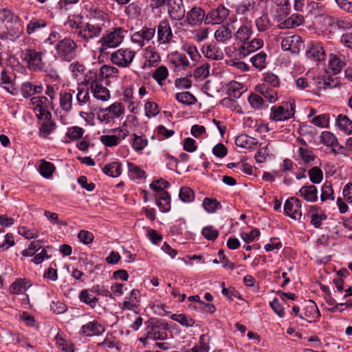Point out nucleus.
Segmentation results:
<instances>
[{
  "label": "nucleus",
  "instance_id": "nucleus-38",
  "mask_svg": "<svg viewBox=\"0 0 352 352\" xmlns=\"http://www.w3.org/2000/svg\"><path fill=\"white\" fill-rule=\"evenodd\" d=\"M128 173L131 179H141L145 178V172L135 164L128 162Z\"/></svg>",
  "mask_w": 352,
  "mask_h": 352
},
{
  "label": "nucleus",
  "instance_id": "nucleus-2",
  "mask_svg": "<svg viewBox=\"0 0 352 352\" xmlns=\"http://www.w3.org/2000/svg\"><path fill=\"white\" fill-rule=\"evenodd\" d=\"M85 82L90 85V89L94 98L102 101H107L110 99L109 89L102 85L96 73L90 72L89 75L87 74Z\"/></svg>",
  "mask_w": 352,
  "mask_h": 352
},
{
  "label": "nucleus",
  "instance_id": "nucleus-43",
  "mask_svg": "<svg viewBox=\"0 0 352 352\" xmlns=\"http://www.w3.org/2000/svg\"><path fill=\"white\" fill-rule=\"evenodd\" d=\"M204 208L208 213H214L221 208V204L215 199L206 197L202 203Z\"/></svg>",
  "mask_w": 352,
  "mask_h": 352
},
{
  "label": "nucleus",
  "instance_id": "nucleus-12",
  "mask_svg": "<svg viewBox=\"0 0 352 352\" xmlns=\"http://www.w3.org/2000/svg\"><path fill=\"white\" fill-rule=\"evenodd\" d=\"M156 32L155 28L143 27L141 30L134 32L131 39L133 43L140 47H142L150 41H151Z\"/></svg>",
  "mask_w": 352,
  "mask_h": 352
},
{
  "label": "nucleus",
  "instance_id": "nucleus-9",
  "mask_svg": "<svg viewBox=\"0 0 352 352\" xmlns=\"http://www.w3.org/2000/svg\"><path fill=\"white\" fill-rule=\"evenodd\" d=\"M145 329L147 332V338L153 340H164L167 338L166 327L158 320H151L148 321Z\"/></svg>",
  "mask_w": 352,
  "mask_h": 352
},
{
  "label": "nucleus",
  "instance_id": "nucleus-26",
  "mask_svg": "<svg viewBox=\"0 0 352 352\" xmlns=\"http://www.w3.org/2000/svg\"><path fill=\"white\" fill-rule=\"evenodd\" d=\"M144 56L150 67L156 66L161 60L159 53L152 46H148L145 49Z\"/></svg>",
  "mask_w": 352,
  "mask_h": 352
},
{
  "label": "nucleus",
  "instance_id": "nucleus-6",
  "mask_svg": "<svg viewBox=\"0 0 352 352\" xmlns=\"http://www.w3.org/2000/svg\"><path fill=\"white\" fill-rule=\"evenodd\" d=\"M49 103L50 101L45 96H34L31 98V108L36 113L38 120L51 118L52 114L47 109Z\"/></svg>",
  "mask_w": 352,
  "mask_h": 352
},
{
  "label": "nucleus",
  "instance_id": "nucleus-25",
  "mask_svg": "<svg viewBox=\"0 0 352 352\" xmlns=\"http://www.w3.org/2000/svg\"><path fill=\"white\" fill-rule=\"evenodd\" d=\"M256 89L270 103L275 102L278 100V93L274 88H270L267 85L262 84L257 85Z\"/></svg>",
  "mask_w": 352,
  "mask_h": 352
},
{
  "label": "nucleus",
  "instance_id": "nucleus-52",
  "mask_svg": "<svg viewBox=\"0 0 352 352\" xmlns=\"http://www.w3.org/2000/svg\"><path fill=\"white\" fill-rule=\"evenodd\" d=\"M308 175L310 179V181L313 184H320L323 179V173L322 170L318 166L312 167L309 170Z\"/></svg>",
  "mask_w": 352,
  "mask_h": 352
},
{
  "label": "nucleus",
  "instance_id": "nucleus-45",
  "mask_svg": "<svg viewBox=\"0 0 352 352\" xmlns=\"http://www.w3.org/2000/svg\"><path fill=\"white\" fill-rule=\"evenodd\" d=\"M170 318L172 320L177 321V322L181 324L182 326H184L186 327H192L195 323V321L194 319H192V318H190L185 314H174L171 316Z\"/></svg>",
  "mask_w": 352,
  "mask_h": 352
},
{
  "label": "nucleus",
  "instance_id": "nucleus-42",
  "mask_svg": "<svg viewBox=\"0 0 352 352\" xmlns=\"http://www.w3.org/2000/svg\"><path fill=\"white\" fill-rule=\"evenodd\" d=\"M133 138L131 144L133 148L136 151H140L144 149L148 144V140L144 135H138L137 134H132Z\"/></svg>",
  "mask_w": 352,
  "mask_h": 352
},
{
  "label": "nucleus",
  "instance_id": "nucleus-22",
  "mask_svg": "<svg viewBox=\"0 0 352 352\" xmlns=\"http://www.w3.org/2000/svg\"><path fill=\"white\" fill-rule=\"evenodd\" d=\"M233 31L234 28L229 23L221 25L215 31L214 38L219 43H226L234 36Z\"/></svg>",
  "mask_w": 352,
  "mask_h": 352
},
{
  "label": "nucleus",
  "instance_id": "nucleus-32",
  "mask_svg": "<svg viewBox=\"0 0 352 352\" xmlns=\"http://www.w3.org/2000/svg\"><path fill=\"white\" fill-rule=\"evenodd\" d=\"M235 144L239 147L252 148L257 144V141L254 138L241 134L236 138Z\"/></svg>",
  "mask_w": 352,
  "mask_h": 352
},
{
  "label": "nucleus",
  "instance_id": "nucleus-64",
  "mask_svg": "<svg viewBox=\"0 0 352 352\" xmlns=\"http://www.w3.org/2000/svg\"><path fill=\"white\" fill-rule=\"evenodd\" d=\"M145 115L148 118H152L159 113L157 104L152 101H147L144 105Z\"/></svg>",
  "mask_w": 352,
  "mask_h": 352
},
{
  "label": "nucleus",
  "instance_id": "nucleus-4",
  "mask_svg": "<svg viewBox=\"0 0 352 352\" xmlns=\"http://www.w3.org/2000/svg\"><path fill=\"white\" fill-rule=\"evenodd\" d=\"M76 43L70 38H64L58 42L56 50L58 56L63 60L71 61L76 55Z\"/></svg>",
  "mask_w": 352,
  "mask_h": 352
},
{
  "label": "nucleus",
  "instance_id": "nucleus-17",
  "mask_svg": "<svg viewBox=\"0 0 352 352\" xmlns=\"http://www.w3.org/2000/svg\"><path fill=\"white\" fill-rule=\"evenodd\" d=\"M263 46V41L261 38H255L251 41L247 40L239 47L240 56L245 57L250 53L261 49Z\"/></svg>",
  "mask_w": 352,
  "mask_h": 352
},
{
  "label": "nucleus",
  "instance_id": "nucleus-55",
  "mask_svg": "<svg viewBox=\"0 0 352 352\" xmlns=\"http://www.w3.org/2000/svg\"><path fill=\"white\" fill-rule=\"evenodd\" d=\"M77 102L80 106H85L90 103V96L88 89H78L76 95Z\"/></svg>",
  "mask_w": 352,
  "mask_h": 352
},
{
  "label": "nucleus",
  "instance_id": "nucleus-40",
  "mask_svg": "<svg viewBox=\"0 0 352 352\" xmlns=\"http://www.w3.org/2000/svg\"><path fill=\"white\" fill-rule=\"evenodd\" d=\"M72 94L67 92H60V106L63 111H69L72 109Z\"/></svg>",
  "mask_w": 352,
  "mask_h": 352
},
{
  "label": "nucleus",
  "instance_id": "nucleus-11",
  "mask_svg": "<svg viewBox=\"0 0 352 352\" xmlns=\"http://www.w3.org/2000/svg\"><path fill=\"white\" fill-rule=\"evenodd\" d=\"M135 52L129 49H119L111 55V62L122 67H128L133 61Z\"/></svg>",
  "mask_w": 352,
  "mask_h": 352
},
{
  "label": "nucleus",
  "instance_id": "nucleus-31",
  "mask_svg": "<svg viewBox=\"0 0 352 352\" xmlns=\"http://www.w3.org/2000/svg\"><path fill=\"white\" fill-rule=\"evenodd\" d=\"M252 34V30L251 25L246 23L244 25H241L235 34H234V36L236 40H239L243 43L245 42L247 40H249L251 35Z\"/></svg>",
  "mask_w": 352,
  "mask_h": 352
},
{
  "label": "nucleus",
  "instance_id": "nucleus-28",
  "mask_svg": "<svg viewBox=\"0 0 352 352\" xmlns=\"http://www.w3.org/2000/svg\"><path fill=\"white\" fill-rule=\"evenodd\" d=\"M299 194L307 201L315 202L318 199V190L315 186H304L300 190Z\"/></svg>",
  "mask_w": 352,
  "mask_h": 352
},
{
  "label": "nucleus",
  "instance_id": "nucleus-49",
  "mask_svg": "<svg viewBox=\"0 0 352 352\" xmlns=\"http://www.w3.org/2000/svg\"><path fill=\"white\" fill-rule=\"evenodd\" d=\"M169 186V183L163 179L155 180L150 184V188L156 192V195L161 194L162 192H166L164 189Z\"/></svg>",
  "mask_w": 352,
  "mask_h": 352
},
{
  "label": "nucleus",
  "instance_id": "nucleus-44",
  "mask_svg": "<svg viewBox=\"0 0 352 352\" xmlns=\"http://www.w3.org/2000/svg\"><path fill=\"white\" fill-rule=\"evenodd\" d=\"M303 16L300 14H292L281 23L283 28H293L300 25L303 21Z\"/></svg>",
  "mask_w": 352,
  "mask_h": 352
},
{
  "label": "nucleus",
  "instance_id": "nucleus-7",
  "mask_svg": "<svg viewBox=\"0 0 352 352\" xmlns=\"http://www.w3.org/2000/svg\"><path fill=\"white\" fill-rule=\"evenodd\" d=\"M87 12L88 22L90 23L101 27L102 30L110 24L111 19L109 14L99 8L91 6Z\"/></svg>",
  "mask_w": 352,
  "mask_h": 352
},
{
  "label": "nucleus",
  "instance_id": "nucleus-5",
  "mask_svg": "<svg viewBox=\"0 0 352 352\" xmlns=\"http://www.w3.org/2000/svg\"><path fill=\"white\" fill-rule=\"evenodd\" d=\"M295 104L287 102L280 106H273L271 108L270 118L274 121H285L292 118L295 113Z\"/></svg>",
  "mask_w": 352,
  "mask_h": 352
},
{
  "label": "nucleus",
  "instance_id": "nucleus-14",
  "mask_svg": "<svg viewBox=\"0 0 352 352\" xmlns=\"http://www.w3.org/2000/svg\"><path fill=\"white\" fill-rule=\"evenodd\" d=\"M282 49L289 51L294 54H298L304 47L301 37L296 34L287 35L281 41Z\"/></svg>",
  "mask_w": 352,
  "mask_h": 352
},
{
  "label": "nucleus",
  "instance_id": "nucleus-41",
  "mask_svg": "<svg viewBox=\"0 0 352 352\" xmlns=\"http://www.w3.org/2000/svg\"><path fill=\"white\" fill-rule=\"evenodd\" d=\"M50 119H44L45 122L41 124L39 129V135L43 138H47L48 135L55 130L56 126L55 122Z\"/></svg>",
  "mask_w": 352,
  "mask_h": 352
},
{
  "label": "nucleus",
  "instance_id": "nucleus-30",
  "mask_svg": "<svg viewBox=\"0 0 352 352\" xmlns=\"http://www.w3.org/2000/svg\"><path fill=\"white\" fill-rule=\"evenodd\" d=\"M30 286V283L28 280L18 278L10 285V290L12 294H22Z\"/></svg>",
  "mask_w": 352,
  "mask_h": 352
},
{
  "label": "nucleus",
  "instance_id": "nucleus-62",
  "mask_svg": "<svg viewBox=\"0 0 352 352\" xmlns=\"http://www.w3.org/2000/svg\"><path fill=\"white\" fill-rule=\"evenodd\" d=\"M296 85L297 88L306 90L307 91H314L312 89L313 87V80H309L307 78L300 77L296 80Z\"/></svg>",
  "mask_w": 352,
  "mask_h": 352
},
{
  "label": "nucleus",
  "instance_id": "nucleus-10",
  "mask_svg": "<svg viewBox=\"0 0 352 352\" xmlns=\"http://www.w3.org/2000/svg\"><path fill=\"white\" fill-rule=\"evenodd\" d=\"M157 37L159 45H168L173 42V34L169 22L161 21L157 28Z\"/></svg>",
  "mask_w": 352,
  "mask_h": 352
},
{
  "label": "nucleus",
  "instance_id": "nucleus-35",
  "mask_svg": "<svg viewBox=\"0 0 352 352\" xmlns=\"http://www.w3.org/2000/svg\"><path fill=\"white\" fill-rule=\"evenodd\" d=\"M55 170L56 168L52 163L47 162L45 160H40L38 171L43 177L47 179L52 177Z\"/></svg>",
  "mask_w": 352,
  "mask_h": 352
},
{
  "label": "nucleus",
  "instance_id": "nucleus-8",
  "mask_svg": "<svg viewBox=\"0 0 352 352\" xmlns=\"http://www.w3.org/2000/svg\"><path fill=\"white\" fill-rule=\"evenodd\" d=\"M102 32L101 27H98L87 22L82 25L81 28H77L76 30H74V34L78 38L88 42L91 39L99 37Z\"/></svg>",
  "mask_w": 352,
  "mask_h": 352
},
{
  "label": "nucleus",
  "instance_id": "nucleus-13",
  "mask_svg": "<svg viewBox=\"0 0 352 352\" xmlns=\"http://www.w3.org/2000/svg\"><path fill=\"white\" fill-rule=\"evenodd\" d=\"M229 14L230 10L224 6L220 5L208 12L205 19V23L221 24L227 19Z\"/></svg>",
  "mask_w": 352,
  "mask_h": 352
},
{
  "label": "nucleus",
  "instance_id": "nucleus-19",
  "mask_svg": "<svg viewBox=\"0 0 352 352\" xmlns=\"http://www.w3.org/2000/svg\"><path fill=\"white\" fill-rule=\"evenodd\" d=\"M206 16V14L201 8L195 6L187 12L186 21L191 26L198 25L205 21Z\"/></svg>",
  "mask_w": 352,
  "mask_h": 352
},
{
  "label": "nucleus",
  "instance_id": "nucleus-33",
  "mask_svg": "<svg viewBox=\"0 0 352 352\" xmlns=\"http://www.w3.org/2000/svg\"><path fill=\"white\" fill-rule=\"evenodd\" d=\"M344 65V61L342 60L338 55L334 54L329 55L328 67L333 74L340 73Z\"/></svg>",
  "mask_w": 352,
  "mask_h": 352
},
{
  "label": "nucleus",
  "instance_id": "nucleus-54",
  "mask_svg": "<svg viewBox=\"0 0 352 352\" xmlns=\"http://www.w3.org/2000/svg\"><path fill=\"white\" fill-rule=\"evenodd\" d=\"M266 54L263 52H261L251 58V62L255 67L262 69L266 65Z\"/></svg>",
  "mask_w": 352,
  "mask_h": 352
},
{
  "label": "nucleus",
  "instance_id": "nucleus-21",
  "mask_svg": "<svg viewBox=\"0 0 352 352\" xmlns=\"http://www.w3.org/2000/svg\"><path fill=\"white\" fill-rule=\"evenodd\" d=\"M306 55L310 59L320 61L324 59L326 54L322 43L313 42L309 45Z\"/></svg>",
  "mask_w": 352,
  "mask_h": 352
},
{
  "label": "nucleus",
  "instance_id": "nucleus-34",
  "mask_svg": "<svg viewBox=\"0 0 352 352\" xmlns=\"http://www.w3.org/2000/svg\"><path fill=\"white\" fill-rule=\"evenodd\" d=\"M255 7L254 0H242L235 6V12L238 14H247L251 12Z\"/></svg>",
  "mask_w": 352,
  "mask_h": 352
},
{
  "label": "nucleus",
  "instance_id": "nucleus-1",
  "mask_svg": "<svg viewBox=\"0 0 352 352\" xmlns=\"http://www.w3.org/2000/svg\"><path fill=\"white\" fill-rule=\"evenodd\" d=\"M125 32L122 28H116L107 32L98 41L101 45L99 51L104 52L107 48H114L120 45L124 40Z\"/></svg>",
  "mask_w": 352,
  "mask_h": 352
},
{
  "label": "nucleus",
  "instance_id": "nucleus-57",
  "mask_svg": "<svg viewBox=\"0 0 352 352\" xmlns=\"http://www.w3.org/2000/svg\"><path fill=\"white\" fill-rule=\"evenodd\" d=\"M179 196L180 199L186 203L192 202L195 199L194 191L186 186L181 188Z\"/></svg>",
  "mask_w": 352,
  "mask_h": 352
},
{
  "label": "nucleus",
  "instance_id": "nucleus-46",
  "mask_svg": "<svg viewBox=\"0 0 352 352\" xmlns=\"http://www.w3.org/2000/svg\"><path fill=\"white\" fill-rule=\"evenodd\" d=\"M175 98L179 102L185 104H192L197 101L196 98L188 91L176 94Z\"/></svg>",
  "mask_w": 352,
  "mask_h": 352
},
{
  "label": "nucleus",
  "instance_id": "nucleus-16",
  "mask_svg": "<svg viewBox=\"0 0 352 352\" xmlns=\"http://www.w3.org/2000/svg\"><path fill=\"white\" fill-rule=\"evenodd\" d=\"M168 10L173 20L182 19L185 16L183 0H168Z\"/></svg>",
  "mask_w": 352,
  "mask_h": 352
},
{
  "label": "nucleus",
  "instance_id": "nucleus-59",
  "mask_svg": "<svg viewBox=\"0 0 352 352\" xmlns=\"http://www.w3.org/2000/svg\"><path fill=\"white\" fill-rule=\"evenodd\" d=\"M256 25L259 32H265L271 27L267 14H263L256 20Z\"/></svg>",
  "mask_w": 352,
  "mask_h": 352
},
{
  "label": "nucleus",
  "instance_id": "nucleus-48",
  "mask_svg": "<svg viewBox=\"0 0 352 352\" xmlns=\"http://www.w3.org/2000/svg\"><path fill=\"white\" fill-rule=\"evenodd\" d=\"M105 109L110 113L113 119L120 118L124 113V107L120 102H114Z\"/></svg>",
  "mask_w": 352,
  "mask_h": 352
},
{
  "label": "nucleus",
  "instance_id": "nucleus-18",
  "mask_svg": "<svg viewBox=\"0 0 352 352\" xmlns=\"http://www.w3.org/2000/svg\"><path fill=\"white\" fill-rule=\"evenodd\" d=\"M170 67L175 72L185 70L189 66V61L184 54L175 52L170 58Z\"/></svg>",
  "mask_w": 352,
  "mask_h": 352
},
{
  "label": "nucleus",
  "instance_id": "nucleus-56",
  "mask_svg": "<svg viewBox=\"0 0 352 352\" xmlns=\"http://www.w3.org/2000/svg\"><path fill=\"white\" fill-rule=\"evenodd\" d=\"M335 197L333 196V190L332 188L331 184L329 182H326L323 184L322 187V193L320 196V199L322 201H325L328 199L334 200Z\"/></svg>",
  "mask_w": 352,
  "mask_h": 352
},
{
  "label": "nucleus",
  "instance_id": "nucleus-60",
  "mask_svg": "<svg viewBox=\"0 0 352 352\" xmlns=\"http://www.w3.org/2000/svg\"><path fill=\"white\" fill-rule=\"evenodd\" d=\"M18 233L27 239H36L38 236V231L36 229H29L25 226L19 227Z\"/></svg>",
  "mask_w": 352,
  "mask_h": 352
},
{
  "label": "nucleus",
  "instance_id": "nucleus-37",
  "mask_svg": "<svg viewBox=\"0 0 352 352\" xmlns=\"http://www.w3.org/2000/svg\"><path fill=\"white\" fill-rule=\"evenodd\" d=\"M46 21L41 19L34 18L28 23L26 32L28 34H32L38 32L40 29L46 27Z\"/></svg>",
  "mask_w": 352,
  "mask_h": 352
},
{
  "label": "nucleus",
  "instance_id": "nucleus-36",
  "mask_svg": "<svg viewBox=\"0 0 352 352\" xmlns=\"http://www.w3.org/2000/svg\"><path fill=\"white\" fill-rule=\"evenodd\" d=\"M304 316L313 321L319 320L320 313L316 304L314 301H310L309 305L307 306Z\"/></svg>",
  "mask_w": 352,
  "mask_h": 352
},
{
  "label": "nucleus",
  "instance_id": "nucleus-50",
  "mask_svg": "<svg viewBox=\"0 0 352 352\" xmlns=\"http://www.w3.org/2000/svg\"><path fill=\"white\" fill-rule=\"evenodd\" d=\"M79 298L82 302L89 305L92 308H94L98 302V298L90 294L87 289L80 292Z\"/></svg>",
  "mask_w": 352,
  "mask_h": 352
},
{
  "label": "nucleus",
  "instance_id": "nucleus-29",
  "mask_svg": "<svg viewBox=\"0 0 352 352\" xmlns=\"http://www.w3.org/2000/svg\"><path fill=\"white\" fill-rule=\"evenodd\" d=\"M156 197V204L160 211L163 212H168L170 209V196L168 192H162Z\"/></svg>",
  "mask_w": 352,
  "mask_h": 352
},
{
  "label": "nucleus",
  "instance_id": "nucleus-58",
  "mask_svg": "<svg viewBox=\"0 0 352 352\" xmlns=\"http://www.w3.org/2000/svg\"><path fill=\"white\" fill-rule=\"evenodd\" d=\"M209 69L210 65L208 63H205L195 69L193 76L197 80H204L208 76Z\"/></svg>",
  "mask_w": 352,
  "mask_h": 352
},
{
  "label": "nucleus",
  "instance_id": "nucleus-23",
  "mask_svg": "<svg viewBox=\"0 0 352 352\" xmlns=\"http://www.w3.org/2000/svg\"><path fill=\"white\" fill-rule=\"evenodd\" d=\"M204 55L212 60H222L223 58V52L214 43H208L203 45L201 49Z\"/></svg>",
  "mask_w": 352,
  "mask_h": 352
},
{
  "label": "nucleus",
  "instance_id": "nucleus-63",
  "mask_svg": "<svg viewBox=\"0 0 352 352\" xmlns=\"http://www.w3.org/2000/svg\"><path fill=\"white\" fill-rule=\"evenodd\" d=\"M83 133L82 128L75 126L68 129L66 135L70 140H76L82 138Z\"/></svg>",
  "mask_w": 352,
  "mask_h": 352
},
{
  "label": "nucleus",
  "instance_id": "nucleus-27",
  "mask_svg": "<svg viewBox=\"0 0 352 352\" xmlns=\"http://www.w3.org/2000/svg\"><path fill=\"white\" fill-rule=\"evenodd\" d=\"M321 142L328 146L332 147L334 153H338L337 148L342 149V146H339L336 137L329 131H323L320 135Z\"/></svg>",
  "mask_w": 352,
  "mask_h": 352
},
{
  "label": "nucleus",
  "instance_id": "nucleus-47",
  "mask_svg": "<svg viewBox=\"0 0 352 352\" xmlns=\"http://www.w3.org/2000/svg\"><path fill=\"white\" fill-rule=\"evenodd\" d=\"M168 71L166 66L161 65L157 67L153 74V78L159 85H162V82L168 77Z\"/></svg>",
  "mask_w": 352,
  "mask_h": 352
},
{
  "label": "nucleus",
  "instance_id": "nucleus-15",
  "mask_svg": "<svg viewBox=\"0 0 352 352\" xmlns=\"http://www.w3.org/2000/svg\"><path fill=\"white\" fill-rule=\"evenodd\" d=\"M284 211L292 219H300L302 216L301 201L294 197L287 199L284 205Z\"/></svg>",
  "mask_w": 352,
  "mask_h": 352
},
{
  "label": "nucleus",
  "instance_id": "nucleus-3",
  "mask_svg": "<svg viewBox=\"0 0 352 352\" xmlns=\"http://www.w3.org/2000/svg\"><path fill=\"white\" fill-rule=\"evenodd\" d=\"M44 54L35 49H27L23 52V60L28 68L32 71H40L44 67L43 56Z\"/></svg>",
  "mask_w": 352,
  "mask_h": 352
},
{
  "label": "nucleus",
  "instance_id": "nucleus-20",
  "mask_svg": "<svg viewBox=\"0 0 352 352\" xmlns=\"http://www.w3.org/2000/svg\"><path fill=\"white\" fill-rule=\"evenodd\" d=\"M104 331L105 328L101 324L96 320H93L82 325L80 332L86 336H95L102 334Z\"/></svg>",
  "mask_w": 352,
  "mask_h": 352
},
{
  "label": "nucleus",
  "instance_id": "nucleus-51",
  "mask_svg": "<svg viewBox=\"0 0 352 352\" xmlns=\"http://www.w3.org/2000/svg\"><path fill=\"white\" fill-rule=\"evenodd\" d=\"M0 20L14 23H19L20 21L19 17L8 8L0 10Z\"/></svg>",
  "mask_w": 352,
  "mask_h": 352
},
{
  "label": "nucleus",
  "instance_id": "nucleus-24",
  "mask_svg": "<svg viewBox=\"0 0 352 352\" xmlns=\"http://www.w3.org/2000/svg\"><path fill=\"white\" fill-rule=\"evenodd\" d=\"M139 291L138 289H133L130 292V294L124 298L122 303V309H128L133 311L135 313L138 312V306L135 304V302L139 301Z\"/></svg>",
  "mask_w": 352,
  "mask_h": 352
},
{
  "label": "nucleus",
  "instance_id": "nucleus-39",
  "mask_svg": "<svg viewBox=\"0 0 352 352\" xmlns=\"http://www.w3.org/2000/svg\"><path fill=\"white\" fill-rule=\"evenodd\" d=\"M103 173L113 177H117L121 174L120 164L117 162H113L110 164H106L102 168Z\"/></svg>",
  "mask_w": 352,
  "mask_h": 352
},
{
  "label": "nucleus",
  "instance_id": "nucleus-61",
  "mask_svg": "<svg viewBox=\"0 0 352 352\" xmlns=\"http://www.w3.org/2000/svg\"><path fill=\"white\" fill-rule=\"evenodd\" d=\"M118 72L116 67L104 65L100 67L98 76L102 78H107L115 76Z\"/></svg>",
  "mask_w": 352,
  "mask_h": 352
},
{
  "label": "nucleus",
  "instance_id": "nucleus-53",
  "mask_svg": "<svg viewBox=\"0 0 352 352\" xmlns=\"http://www.w3.org/2000/svg\"><path fill=\"white\" fill-rule=\"evenodd\" d=\"M351 120L345 115L340 114L336 118V124L340 130L349 134Z\"/></svg>",
  "mask_w": 352,
  "mask_h": 352
}]
</instances>
